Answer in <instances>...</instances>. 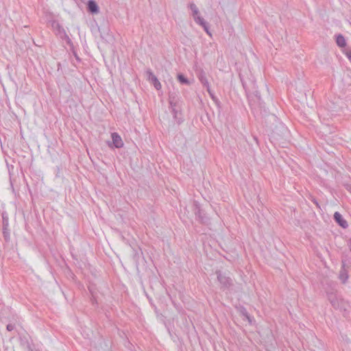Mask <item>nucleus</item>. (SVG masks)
<instances>
[{
  "instance_id": "obj_6",
  "label": "nucleus",
  "mask_w": 351,
  "mask_h": 351,
  "mask_svg": "<svg viewBox=\"0 0 351 351\" xmlns=\"http://www.w3.org/2000/svg\"><path fill=\"white\" fill-rule=\"evenodd\" d=\"M337 44L341 47H343L346 45V40L343 36L339 35L337 38Z\"/></svg>"
},
{
  "instance_id": "obj_2",
  "label": "nucleus",
  "mask_w": 351,
  "mask_h": 351,
  "mask_svg": "<svg viewBox=\"0 0 351 351\" xmlns=\"http://www.w3.org/2000/svg\"><path fill=\"white\" fill-rule=\"evenodd\" d=\"M334 218L335 221L343 228H346L348 226V223L346 220H344L342 217V215L336 212L334 214Z\"/></svg>"
},
{
  "instance_id": "obj_4",
  "label": "nucleus",
  "mask_w": 351,
  "mask_h": 351,
  "mask_svg": "<svg viewBox=\"0 0 351 351\" xmlns=\"http://www.w3.org/2000/svg\"><path fill=\"white\" fill-rule=\"evenodd\" d=\"M149 80L151 83L154 85V86L157 89L160 90L162 87L160 82L158 80V78L154 75H151L149 77Z\"/></svg>"
},
{
  "instance_id": "obj_7",
  "label": "nucleus",
  "mask_w": 351,
  "mask_h": 351,
  "mask_svg": "<svg viewBox=\"0 0 351 351\" xmlns=\"http://www.w3.org/2000/svg\"><path fill=\"white\" fill-rule=\"evenodd\" d=\"M178 80L182 84H188L189 81L186 80V78L182 74L178 75Z\"/></svg>"
},
{
  "instance_id": "obj_9",
  "label": "nucleus",
  "mask_w": 351,
  "mask_h": 351,
  "mask_svg": "<svg viewBox=\"0 0 351 351\" xmlns=\"http://www.w3.org/2000/svg\"><path fill=\"white\" fill-rule=\"evenodd\" d=\"M7 328H8V330H11L12 329V327L10 325H8L7 326Z\"/></svg>"
},
{
  "instance_id": "obj_1",
  "label": "nucleus",
  "mask_w": 351,
  "mask_h": 351,
  "mask_svg": "<svg viewBox=\"0 0 351 351\" xmlns=\"http://www.w3.org/2000/svg\"><path fill=\"white\" fill-rule=\"evenodd\" d=\"M112 144L116 148H121L123 146V142L121 137L116 132L111 134Z\"/></svg>"
},
{
  "instance_id": "obj_10",
  "label": "nucleus",
  "mask_w": 351,
  "mask_h": 351,
  "mask_svg": "<svg viewBox=\"0 0 351 351\" xmlns=\"http://www.w3.org/2000/svg\"><path fill=\"white\" fill-rule=\"evenodd\" d=\"M204 29L208 32L207 29L206 27H204Z\"/></svg>"
},
{
  "instance_id": "obj_3",
  "label": "nucleus",
  "mask_w": 351,
  "mask_h": 351,
  "mask_svg": "<svg viewBox=\"0 0 351 351\" xmlns=\"http://www.w3.org/2000/svg\"><path fill=\"white\" fill-rule=\"evenodd\" d=\"M191 9L192 10V11L193 12V16H194L195 20L197 21V23H199L200 25H204V23L203 22V19H201L199 16H197L198 11H197V7L194 4H192V5H191Z\"/></svg>"
},
{
  "instance_id": "obj_5",
  "label": "nucleus",
  "mask_w": 351,
  "mask_h": 351,
  "mask_svg": "<svg viewBox=\"0 0 351 351\" xmlns=\"http://www.w3.org/2000/svg\"><path fill=\"white\" fill-rule=\"evenodd\" d=\"M88 10L93 13L98 12V6L94 1H89L88 3Z\"/></svg>"
},
{
  "instance_id": "obj_8",
  "label": "nucleus",
  "mask_w": 351,
  "mask_h": 351,
  "mask_svg": "<svg viewBox=\"0 0 351 351\" xmlns=\"http://www.w3.org/2000/svg\"><path fill=\"white\" fill-rule=\"evenodd\" d=\"M346 56L348 58V59L350 60V61L351 62V51H348L346 53Z\"/></svg>"
}]
</instances>
